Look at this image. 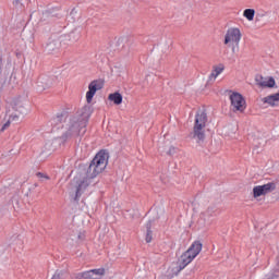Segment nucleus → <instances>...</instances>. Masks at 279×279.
Masks as SVG:
<instances>
[{"label": "nucleus", "instance_id": "f257e3e1", "mask_svg": "<svg viewBox=\"0 0 279 279\" xmlns=\"http://www.w3.org/2000/svg\"><path fill=\"white\" fill-rule=\"evenodd\" d=\"M110 155L106 150H100L92 160L89 166L81 173V179L76 181V196L77 199L90 184H93V180L99 175V173H104L106 168L108 167V159Z\"/></svg>", "mask_w": 279, "mask_h": 279}, {"label": "nucleus", "instance_id": "f03ea898", "mask_svg": "<svg viewBox=\"0 0 279 279\" xmlns=\"http://www.w3.org/2000/svg\"><path fill=\"white\" fill-rule=\"evenodd\" d=\"M90 119V107H83L74 116H69L65 122V133L63 138H73L75 136H84L86 134V125Z\"/></svg>", "mask_w": 279, "mask_h": 279}, {"label": "nucleus", "instance_id": "7ed1b4c3", "mask_svg": "<svg viewBox=\"0 0 279 279\" xmlns=\"http://www.w3.org/2000/svg\"><path fill=\"white\" fill-rule=\"evenodd\" d=\"M206 123H208V116L204 111H198L195 116L192 131V138H194L196 143H204V141H206Z\"/></svg>", "mask_w": 279, "mask_h": 279}, {"label": "nucleus", "instance_id": "20e7f679", "mask_svg": "<svg viewBox=\"0 0 279 279\" xmlns=\"http://www.w3.org/2000/svg\"><path fill=\"white\" fill-rule=\"evenodd\" d=\"M203 244L199 241H195L187 251H185L178 260V271L189 267L195 258H197L199 252H202Z\"/></svg>", "mask_w": 279, "mask_h": 279}, {"label": "nucleus", "instance_id": "39448f33", "mask_svg": "<svg viewBox=\"0 0 279 279\" xmlns=\"http://www.w3.org/2000/svg\"><path fill=\"white\" fill-rule=\"evenodd\" d=\"M203 244L199 241H195L187 251H185L178 260V271L189 267L195 258H197L199 252H202Z\"/></svg>", "mask_w": 279, "mask_h": 279}, {"label": "nucleus", "instance_id": "423d86ee", "mask_svg": "<svg viewBox=\"0 0 279 279\" xmlns=\"http://www.w3.org/2000/svg\"><path fill=\"white\" fill-rule=\"evenodd\" d=\"M241 38L243 35L241 34V29L239 28H229L225 35L223 44L226 47L231 49L232 53H239L241 49Z\"/></svg>", "mask_w": 279, "mask_h": 279}, {"label": "nucleus", "instance_id": "0eeeda50", "mask_svg": "<svg viewBox=\"0 0 279 279\" xmlns=\"http://www.w3.org/2000/svg\"><path fill=\"white\" fill-rule=\"evenodd\" d=\"M7 114L11 117V121H21V117L25 114V99L15 97L9 104Z\"/></svg>", "mask_w": 279, "mask_h": 279}, {"label": "nucleus", "instance_id": "6e6552de", "mask_svg": "<svg viewBox=\"0 0 279 279\" xmlns=\"http://www.w3.org/2000/svg\"><path fill=\"white\" fill-rule=\"evenodd\" d=\"M230 101L233 112H245V98L239 93L230 95Z\"/></svg>", "mask_w": 279, "mask_h": 279}, {"label": "nucleus", "instance_id": "1a4fd4ad", "mask_svg": "<svg viewBox=\"0 0 279 279\" xmlns=\"http://www.w3.org/2000/svg\"><path fill=\"white\" fill-rule=\"evenodd\" d=\"M276 189L275 182H269L264 185H257L253 187V197L257 199V197H263L265 195H269V193H274Z\"/></svg>", "mask_w": 279, "mask_h": 279}, {"label": "nucleus", "instance_id": "9d476101", "mask_svg": "<svg viewBox=\"0 0 279 279\" xmlns=\"http://www.w3.org/2000/svg\"><path fill=\"white\" fill-rule=\"evenodd\" d=\"M101 88H104V81L101 80H95L89 83L88 92L86 93L87 104H90L93 101L95 94L97 93V90H101Z\"/></svg>", "mask_w": 279, "mask_h": 279}, {"label": "nucleus", "instance_id": "9b49d317", "mask_svg": "<svg viewBox=\"0 0 279 279\" xmlns=\"http://www.w3.org/2000/svg\"><path fill=\"white\" fill-rule=\"evenodd\" d=\"M255 82L259 88H275L276 87V80L272 76H263L257 75L255 77Z\"/></svg>", "mask_w": 279, "mask_h": 279}, {"label": "nucleus", "instance_id": "f8f14e48", "mask_svg": "<svg viewBox=\"0 0 279 279\" xmlns=\"http://www.w3.org/2000/svg\"><path fill=\"white\" fill-rule=\"evenodd\" d=\"M106 275L105 268L92 269L77 275L78 279H99Z\"/></svg>", "mask_w": 279, "mask_h": 279}, {"label": "nucleus", "instance_id": "ddd939ff", "mask_svg": "<svg viewBox=\"0 0 279 279\" xmlns=\"http://www.w3.org/2000/svg\"><path fill=\"white\" fill-rule=\"evenodd\" d=\"M12 64L8 63L3 66V58L0 57V84H5L8 82V77H10Z\"/></svg>", "mask_w": 279, "mask_h": 279}, {"label": "nucleus", "instance_id": "4468645a", "mask_svg": "<svg viewBox=\"0 0 279 279\" xmlns=\"http://www.w3.org/2000/svg\"><path fill=\"white\" fill-rule=\"evenodd\" d=\"M223 71H226V65H223V63L214 65L213 71L209 75V82H215V80H217V77H219V75H221V73H223Z\"/></svg>", "mask_w": 279, "mask_h": 279}, {"label": "nucleus", "instance_id": "2eb2a0df", "mask_svg": "<svg viewBox=\"0 0 279 279\" xmlns=\"http://www.w3.org/2000/svg\"><path fill=\"white\" fill-rule=\"evenodd\" d=\"M264 104H268L271 108H276L279 106V92L276 94H271L263 98Z\"/></svg>", "mask_w": 279, "mask_h": 279}, {"label": "nucleus", "instance_id": "dca6fc26", "mask_svg": "<svg viewBox=\"0 0 279 279\" xmlns=\"http://www.w3.org/2000/svg\"><path fill=\"white\" fill-rule=\"evenodd\" d=\"M53 78L50 76H45L39 80V88L43 90H47V88H51L53 86Z\"/></svg>", "mask_w": 279, "mask_h": 279}, {"label": "nucleus", "instance_id": "f3484780", "mask_svg": "<svg viewBox=\"0 0 279 279\" xmlns=\"http://www.w3.org/2000/svg\"><path fill=\"white\" fill-rule=\"evenodd\" d=\"M108 99L109 101H113L116 106H121V104H123V96L119 92L109 94Z\"/></svg>", "mask_w": 279, "mask_h": 279}, {"label": "nucleus", "instance_id": "a211bd4d", "mask_svg": "<svg viewBox=\"0 0 279 279\" xmlns=\"http://www.w3.org/2000/svg\"><path fill=\"white\" fill-rule=\"evenodd\" d=\"M133 43L134 40L130 36H124L118 39V45L122 47H131Z\"/></svg>", "mask_w": 279, "mask_h": 279}, {"label": "nucleus", "instance_id": "6ab92c4d", "mask_svg": "<svg viewBox=\"0 0 279 279\" xmlns=\"http://www.w3.org/2000/svg\"><path fill=\"white\" fill-rule=\"evenodd\" d=\"M256 14V11L254 9H246L243 12V16L247 20V21H254V16Z\"/></svg>", "mask_w": 279, "mask_h": 279}, {"label": "nucleus", "instance_id": "aec40b11", "mask_svg": "<svg viewBox=\"0 0 279 279\" xmlns=\"http://www.w3.org/2000/svg\"><path fill=\"white\" fill-rule=\"evenodd\" d=\"M60 45H61V41H60V39H52L49 44H48V47H49V49H59V47H60Z\"/></svg>", "mask_w": 279, "mask_h": 279}, {"label": "nucleus", "instance_id": "412c9836", "mask_svg": "<svg viewBox=\"0 0 279 279\" xmlns=\"http://www.w3.org/2000/svg\"><path fill=\"white\" fill-rule=\"evenodd\" d=\"M11 123H19V120H12V117H9V120L2 125L1 132H5Z\"/></svg>", "mask_w": 279, "mask_h": 279}, {"label": "nucleus", "instance_id": "4be33fe9", "mask_svg": "<svg viewBox=\"0 0 279 279\" xmlns=\"http://www.w3.org/2000/svg\"><path fill=\"white\" fill-rule=\"evenodd\" d=\"M64 276V272L62 270H57L51 279H62Z\"/></svg>", "mask_w": 279, "mask_h": 279}, {"label": "nucleus", "instance_id": "5701e85b", "mask_svg": "<svg viewBox=\"0 0 279 279\" xmlns=\"http://www.w3.org/2000/svg\"><path fill=\"white\" fill-rule=\"evenodd\" d=\"M57 121L62 122V119H66V113L61 112L57 114Z\"/></svg>", "mask_w": 279, "mask_h": 279}, {"label": "nucleus", "instance_id": "b1692460", "mask_svg": "<svg viewBox=\"0 0 279 279\" xmlns=\"http://www.w3.org/2000/svg\"><path fill=\"white\" fill-rule=\"evenodd\" d=\"M146 243H151V231L146 232Z\"/></svg>", "mask_w": 279, "mask_h": 279}, {"label": "nucleus", "instance_id": "393cba45", "mask_svg": "<svg viewBox=\"0 0 279 279\" xmlns=\"http://www.w3.org/2000/svg\"><path fill=\"white\" fill-rule=\"evenodd\" d=\"M84 239H86V233L80 232L78 235H77V240L78 241H84Z\"/></svg>", "mask_w": 279, "mask_h": 279}, {"label": "nucleus", "instance_id": "a878e982", "mask_svg": "<svg viewBox=\"0 0 279 279\" xmlns=\"http://www.w3.org/2000/svg\"><path fill=\"white\" fill-rule=\"evenodd\" d=\"M37 178H45V180H49V175L41 173V172H37L36 173Z\"/></svg>", "mask_w": 279, "mask_h": 279}, {"label": "nucleus", "instance_id": "bb28decb", "mask_svg": "<svg viewBox=\"0 0 279 279\" xmlns=\"http://www.w3.org/2000/svg\"><path fill=\"white\" fill-rule=\"evenodd\" d=\"M173 154H175V147L171 146V147L169 148L168 155H169V156H173Z\"/></svg>", "mask_w": 279, "mask_h": 279}, {"label": "nucleus", "instance_id": "cd10ccee", "mask_svg": "<svg viewBox=\"0 0 279 279\" xmlns=\"http://www.w3.org/2000/svg\"><path fill=\"white\" fill-rule=\"evenodd\" d=\"M151 220H149L147 223H146V229H147V232H151Z\"/></svg>", "mask_w": 279, "mask_h": 279}, {"label": "nucleus", "instance_id": "c85d7f7f", "mask_svg": "<svg viewBox=\"0 0 279 279\" xmlns=\"http://www.w3.org/2000/svg\"><path fill=\"white\" fill-rule=\"evenodd\" d=\"M215 213V207H208L207 208V214L213 215Z\"/></svg>", "mask_w": 279, "mask_h": 279}]
</instances>
